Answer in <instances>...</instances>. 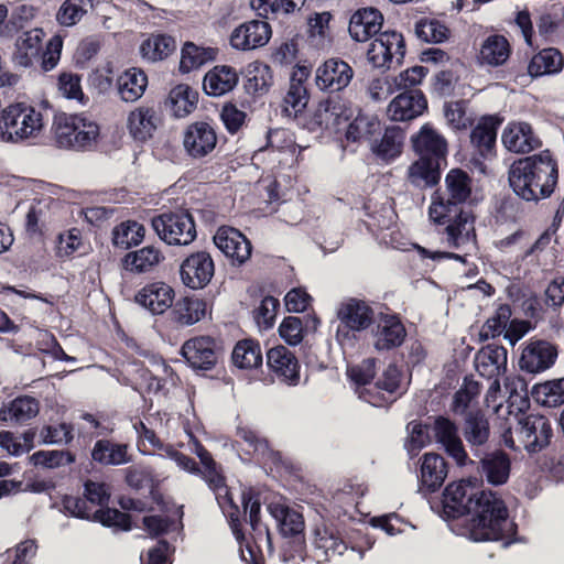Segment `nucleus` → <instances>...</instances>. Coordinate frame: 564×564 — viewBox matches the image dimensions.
I'll use <instances>...</instances> for the list:
<instances>
[{
	"label": "nucleus",
	"instance_id": "393cba45",
	"mask_svg": "<svg viewBox=\"0 0 564 564\" xmlns=\"http://www.w3.org/2000/svg\"><path fill=\"white\" fill-rule=\"evenodd\" d=\"M556 358L555 345L542 339L531 340L522 350L519 366L529 373H539L551 368Z\"/></svg>",
	"mask_w": 564,
	"mask_h": 564
},
{
	"label": "nucleus",
	"instance_id": "0eeeda50",
	"mask_svg": "<svg viewBox=\"0 0 564 564\" xmlns=\"http://www.w3.org/2000/svg\"><path fill=\"white\" fill-rule=\"evenodd\" d=\"M268 511L275 520L280 534L288 539L282 550L283 561L288 562L295 557L303 558L306 549L303 514L280 502H271L268 506Z\"/></svg>",
	"mask_w": 564,
	"mask_h": 564
},
{
	"label": "nucleus",
	"instance_id": "ea45409f",
	"mask_svg": "<svg viewBox=\"0 0 564 564\" xmlns=\"http://www.w3.org/2000/svg\"><path fill=\"white\" fill-rule=\"evenodd\" d=\"M40 412V402L31 395H19L0 405V421L24 423Z\"/></svg>",
	"mask_w": 564,
	"mask_h": 564
},
{
	"label": "nucleus",
	"instance_id": "7ed1b4c3",
	"mask_svg": "<svg viewBox=\"0 0 564 564\" xmlns=\"http://www.w3.org/2000/svg\"><path fill=\"white\" fill-rule=\"evenodd\" d=\"M513 193L525 202L549 198L558 182V165L550 150L513 161L508 171Z\"/></svg>",
	"mask_w": 564,
	"mask_h": 564
},
{
	"label": "nucleus",
	"instance_id": "6ab92c4d",
	"mask_svg": "<svg viewBox=\"0 0 564 564\" xmlns=\"http://www.w3.org/2000/svg\"><path fill=\"white\" fill-rule=\"evenodd\" d=\"M502 120L495 115L482 116L470 132L474 154L481 160H491L497 155V133Z\"/></svg>",
	"mask_w": 564,
	"mask_h": 564
},
{
	"label": "nucleus",
	"instance_id": "09e8293b",
	"mask_svg": "<svg viewBox=\"0 0 564 564\" xmlns=\"http://www.w3.org/2000/svg\"><path fill=\"white\" fill-rule=\"evenodd\" d=\"M163 259L164 256L160 249L147 246L137 251L128 252L122 259V265L128 271L143 273L151 271Z\"/></svg>",
	"mask_w": 564,
	"mask_h": 564
},
{
	"label": "nucleus",
	"instance_id": "f8f14e48",
	"mask_svg": "<svg viewBox=\"0 0 564 564\" xmlns=\"http://www.w3.org/2000/svg\"><path fill=\"white\" fill-rule=\"evenodd\" d=\"M337 317V337L355 338V333L367 330L375 323V311L367 302L351 297L340 304Z\"/></svg>",
	"mask_w": 564,
	"mask_h": 564
},
{
	"label": "nucleus",
	"instance_id": "b1692460",
	"mask_svg": "<svg viewBox=\"0 0 564 564\" xmlns=\"http://www.w3.org/2000/svg\"><path fill=\"white\" fill-rule=\"evenodd\" d=\"M347 544L334 525L316 527L313 533L312 556L317 563H325L336 555H341Z\"/></svg>",
	"mask_w": 564,
	"mask_h": 564
},
{
	"label": "nucleus",
	"instance_id": "a19ab883",
	"mask_svg": "<svg viewBox=\"0 0 564 564\" xmlns=\"http://www.w3.org/2000/svg\"><path fill=\"white\" fill-rule=\"evenodd\" d=\"M172 321L181 326H191L203 319L207 312V303L203 299L185 296L172 305Z\"/></svg>",
	"mask_w": 564,
	"mask_h": 564
},
{
	"label": "nucleus",
	"instance_id": "603ef678",
	"mask_svg": "<svg viewBox=\"0 0 564 564\" xmlns=\"http://www.w3.org/2000/svg\"><path fill=\"white\" fill-rule=\"evenodd\" d=\"M241 505L242 513L245 517L248 514V522L254 534L261 538L264 533L269 547H271L272 541L269 529L262 525L260 520L261 503L259 495L252 489L243 490L241 494Z\"/></svg>",
	"mask_w": 564,
	"mask_h": 564
},
{
	"label": "nucleus",
	"instance_id": "a211bd4d",
	"mask_svg": "<svg viewBox=\"0 0 564 564\" xmlns=\"http://www.w3.org/2000/svg\"><path fill=\"white\" fill-rule=\"evenodd\" d=\"M214 242L232 264L241 265L251 257L252 245L250 240L234 227H219L214 236Z\"/></svg>",
	"mask_w": 564,
	"mask_h": 564
},
{
	"label": "nucleus",
	"instance_id": "f704fd0d",
	"mask_svg": "<svg viewBox=\"0 0 564 564\" xmlns=\"http://www.w3.org/2000/svg\"><path fill=\"white\" fill-rule=\"evenodd\" d=\"M161 123V117L153 107L141 106L128 116L127 127L137 141L144 142L153 137Z\"/></svg>",
	"mask_w": 564,
	"mask_h": 564
},
{
	"label": "nucleus",
	"instance_id": "6e6552de",
	"mask_svg": "<svg viewBox=\"0 0 564 564\" xmlns=\"http://www.w3.org/2000/svg\"><path fill=\"white\" fill-rule=\"evenodd\" d=\"M43 128V116L23 102L0 108V139L17 142L35 137Z\"/></svg>",
	"mask_w": 564,
	"mask_h": 564
},
{
	"label": "nucleus",
	"instance_id": "1a4fd4ad",
	"mask_svg": "<svg viewBox=\"0 0 564 564\" xmlns=\"http://www.w3.org/2000/svg\"><path fill=\"white\" fill-rule=\"evenodd\" d=\"M181 355L194 372L207 376L224 358L223 340L208 335L194 336L184 341Z\"/></svg>",
	"mask_w": 564,
	"mask_h": 564
},
{
	"label": "nucleus",
	"instance_id": "c756f323",
	"mask_svg": "<svg viewBox=\"0 0 564 564\" xmlns=\"http://www.w3.org/2000/svg\"><path fill=\"white\" fill-rule=\"evenodd\" d=\"M174 299V289L162 281L145 284L134 296L135 303L154 315L163 314L171 308Z\"/></svg>",
	"mask_w": 564,
	"mask_h": 564
},
{
	"label": "nucleus",
	"instance_id": "f257e3e1",
	"mask_svg": "<svg viewBox=\"0 0 564 564\" xmlns=\"http://www.w3.org/2000/svg\"><path fill=\"white\" fill-rule=\"evenodd\" d=\"M473 178L463 169L448 171L444 186L438 187L431 196L429 207L430 220L438 228L451 248H459L466 241L464 231L474 223L470 209Z\"/></svg>",
	"mask_w": 564,
	"mask_h": 564
},
{
	"label": "nucleus",
	"instance_id": "473e14b6",
	"mask_svg": "<svg viewBox=\"0 0 564 564\" xmlns=\"http://www.w3.org/2000/svg\"><path fill=\"white\" fill-rule=\"evenodd\" d=\"M412 145L419 158L446 164L447 142L429 124H424L420 132L412 137Z\"/></svg>",
	"mask_w": 564,
	"mask_h": 564
},
{
	"label": "nucleus",
	"instance_id": "20e7f679",
	"mask_svg": "<svg viewBox=\"0 0 564 564\" xmlns=\"http://www.w3.org/2000/svg\"><path fill=\"white\" fill-rule=\"evenodd\" d=\"M195 454L199 458L200 465L193 457L178 451L172 453V458L185 471L199 476L207 484L208 488L214 491L219 507L228 518L235 538L241 544L245 540L240 520L241 511L232 500L226 485V477L221 465L214 459L212 453L199 442L195 443Z\"/></svg>",
	"mask_w": 564,
	"mask_h": 564
},
{
	"label": "nucleus",
	"instance_id": "39448f33",
	"mask_svg": "<svg viewBox=\"0 0 564 564\" xmlns=\"http://www.w3.org/2000/svg\"><path fill=\"white\" fill-rule=\"evenodd\" d=\"M471 503L466 529L475 542L500 541L517 533V524L509 519L505 501L492 491H479Z\"/></svg>",
	"mask_w": 564,
	"mask_h": 564
},
{
	"label": "nucleus",
	"instance_id": "58836bf2",
	"mask_svg": "<svg viewBox=\"0 0 564 564\" xmlns=\"http://www.w3.org/2000/svg\"><path fill=\"white\" fill-rule=\"evenodd\" d=\"M45 33L42 29H33L23 32L15 42V51L13 53V62L23 67L33 64V59L40 56L42 52V43Z\"/></svg>",
	"mask_w": 564,
	"mask_h": 564
},
{
	"label": "nucleus",
	"instance_id": "79ce46f5",
	"mask_svg": "<svg viewBox=\"0 0 564 564\" xmlns=\"http://www.w3.org/2000/svg\"><path fill=\"white\" fill-rule=\"evenodd\" d=\"M443 165L445 164L431 159L419 158L410 165L408 180L413 186L419 188L435 186L441 181Z\"/></svg>",
	"mask_w": 564,
	"mask_h": 564
},
{
	"label": "nucleus",
	"instance_id": "a878e982",
	"mask_svg": "<svg viewBox=\"0 0 564 564\" xmlns=\"http://www.w3.org/2000/svg\"><path fill=\"white\" fill-rule=\"evenodd\" d=\"M271 25L264 20H251L237 26L230 35V44L240 51L264 46L271 39Z\"/></svg>",
	"mask_w": 564,
	"mask_h": 564
},
{
	"label": "nucleus",
	"instance_id": "423d86ee",
	"mask_svg": "<svg viewBox=\"0 0 564 564\" xmlns=\"http://www.w3.org/2000/svg\"><path fill=\"white\" fill-rule=\"evenodd\" d=\"M52 130L57 147L72 150H89L100 133L97 122L64 112L54 116Z\"/></svg>",
	"mask_w": 564,
	"mask_h": 564
},
{
	"label": "nucleus",
	"instance_id": "a18cd8bd",
	"mask_svg": "<svg viewBox=\"0 0 564 564\" xmlns=\"http://www.w3.org/2000/svg\"><path fill=\"white\" fill-rule=\"evenodd\" d=\"M176 50V41L165 33H152L140 45V54L148 62L166 59Z\"/></svg>",
	"mask_w": 564,
	"mask_h": 564
},
{
	"label": "nucleus",
	"instance_id": "4d7b16f0",
	"mask_svg": "<svg viewBox=\"0 0 564 564\" xmlns=\"http://www.w3.org/2000/svg\"><path fill=\"white\" fill-rule=\"evenodd\" d=\"M404 131L397 126L386 128L379 143L372 147L373 152L383 160H392L401 154Z\"/></svg>",
	"mask_w": 564,
	"mask_h": 564
},
{
	"label": "nucleus",
	"instance_id": "7c9ffc66",
	"mask_svg": "<svg viewBox=\"0 0 564 564\" xmlns=\"http://www.w3.org/2000/svg\"><path fill=\"white\" fill-rule=\"evenodd\" d=\"M311 76V68L296 63L290 76L289 89L284 96L285 111L297 115L302 112L310 100L307 79Z\"/></svg>",
	"mask_w": 564,
	"mask_h": 564
},
{
	"label": "nucleus",
	"instance_id": "052dcab7",
	"mask_svg": "<svg viewBox=\"0 0 564 564\" xmlns=\"http://www.w3.org/2000/svg\"><path fill=\"white\" fill-rule=\"evenodd\" d=\"M94 7L95 0H64L56 13V21L63 26H74Z\"/></svg>",
	"mask_w": 564,
	"mask_h": 564
},
{
	"label": "nucleus",
	"instance_id": "e433bc0d",
	"mask_svg": "<svg viewBox=\"0 0 564 564\" xmlns=\"http://www.w3.org/2000/svg\"><path fill=\"white\" fill-rule=\"evenodd\" d=\"M148 87V75L139 67H130L116 79L119 98L124 102L139 100Z\"/></svg>",
	"mask_w": 564,
	"mask_h": 564
},
{
	"label": "nucleus",
	"instance_id": "13d9d810",
	"mask_svg": "<svg viewBox=\"0 0 564 564\" xmlns=\"http://www.w3.org/2000/svg\"><path fill=\"white\" fill-rule=\"evenodd\" d=\"M145 228L135 220H127L116 226L112 231V242L116 247L129 249L138 246L144 238Z\"/></svg>",
	"mask_w": 564,
	"mask_h": 564
},
{
	"label": "nucleus",
	"instance_id": "c9c22d12",
	"mask_svg": "<svg viewBox=\"0 0 564 564\" xmlns=\"http://www.w3.org/2000/svg\"><path fill=\"white\" fill-rule=\"evenodd\" d=\"M239 75L235 67L216 65L203 79V89L208 96L219 97L231 91L238 84Z\"/></svg>",
	"mask_w": 564,
	"mask_h": 564
},
{
	"label": "nucleus",
	"instance_id": "864d4df0",
	"mask_svg": "<svg viewBox=\"0 0 564 564\" xmlns=\"http://www.w3.org/2000/svg\"><path fill=\"white\" fill-rule=\"evenodd\" d=\"M169 100L173 115L184 118L196 109L198 93L187 84H180L171 89Z\"/></svg>",
	"mask_w": 564,
	"mask_h": 564
},
{
	"label": "nucleus",
	"instance_id": "6e6d98bb",
	"mask_svg": "<svg viewBox=\"0 0 564 564\" xmlns=\"http://www.w3.org/2000/svg\"><path fill=\"white\" fill-rule=\"evenodd\" d=\"M217 50L213 47H203L186 42L181 52L180 69L183 73H188L204 65L205 63L216 58Z\"/></svg>",
	"mask_w": 564,
	"mask_h": 564
},
{
	"label": "nucleus",
	"instance_id": "bb28decb",
	"mask_svg": "<svg viewBox=\"0 0 564 564\" xmlns=\"http://www.w3.org/2000/svg\"><path fill=\"white\" fill-rule=\"evenodd\" d=\"M419 490L425 495L436 492L444 484L448 474V464L437 453H425L421 457Z\"/></svg>",
	"mask_w": 564,
	"mask_h": 564
},
{
	"label": "nucleus",
	"instance_id": "cd10ccee",
	"mask_svg": "<svg viewBox=\"0 0 564 564\" xmlns=\"http://www.w3.org/2000/svg\"><path fill=\"white\" fill-rule=\"evenodd\" d=\"M406 335V328L399 314L380 313L379 324L373 334L377 350L389 351L400 347Z\"/></svg>",
	"mask_w": 564,
	"mask_h": 564
},
{
	"label": "nucleus",
	"instance_id": "f3484780",
	"mask_svg": "<svg viewBox=\"0 0 564 564\" xmlns=\"http://www.w3.org/2000/svg\"><path fill=\"white\" fill-rule=\"evenodd\" d=\"M267 366L272 376L283 384L295 387L301 380V365L285 346L279 345L267 351Z\"/></svg>",
	"mask_w": 564,
	"mask_h": 564
},
{
	"label": "nucleus",
	"instance_id": "2eb2a0df",
	"mask_svg": "<svg viewBox=\"0 0 564 564\" xmlns=\"http://www.w3.org/2000/svg\"><path fill=\"white\" fill-rule=\"evenodd\" d=\"M217 142L216 128L206 121L192 122L183 131L184 151L194 160H200L212 154Z\"/></svg>",
	"mask_w": 564,
	"mask_h": 564
},
{
	"label": "nucleus",
	"instance_id": "69168bd1",
	"mask_svg": "<svg viewBox=\"0 0 564 564\" xmlns=\"http://www.w3.org/2000/svg\"><path fill=\"white\" fill-rule=\"evenodd\" d=\"M94 520L100 522L104 527L121 531H130L132 529L131 516L115 508L97 509L94 512Z\"/></svg>",
	"mask_w": 564,
	"mask_h": 564
},
{
	"label": "nucleus",
	"instance_id": "774afa93",
	"mask_svg": "<svg viewBox=\"0 0 564 564\" xmlns=\"http://www.w3.org/2000/svg\"><path fill=\"white\" fill-rule=\"evenodd\" d=\"M36 551L37 544L35 540H24L6 552L2 564H32Z\"/></svg>",
	"mask_w": 564,
	"mask_h": 564
},
{
	"label": "nucleus",
	"instance_id": "5701e85b",
	"mask_svg": "<svg viewBox=\"0 0 564 564\" xmlns=\"http://www.w3.org/2000/svg\"><path fill=\"white\" fill-rule=\"evenodd\" d=\"M507 349L497 344L481 347L475 355V367L478 373L487 379H494L491 388L499 389L498 378L505 373L508 359Z\"/></svg>",
	"mask_w": 564,
	"mask_h": 564
},
{
	"label": "nucleus",
	"instance_id": "dca6fc26",
	"mask_svg": "<svg viewBox=\"0 0 564 564\" xmlns=\"http://www.w3.org/2000/svg\"><path fill=\"white\" fill-rule=\"evenodd\" d=\"M183 284L192 290H200L209 284L215 274V263L207 251H196L187 256L180 269Z\"/></svg>",
	"mask_w": 564,
	"mask_h": 564
},
{
	"label": "nucleus",
	"instance_id": "4be33fe9",
	"mask_svg": "<svg viewBox=\"0 0 564 564\" xmlns=\"http://www.w3.org/2000/svg\"><path fill=\"white\" fill-rule=\"evenodd\" d=\"M427 110V98L421 89H405L395 96L388 106L392 121H411Z\"/></svg>",
	"mask_w": 564,
	"mask_h": 564
},
{
	"label": "nucleus",
	"instance_id": "680f3d73",
	"mask_svg": "<svg viewBox=\"0 0 564 564\" xmlns=\"http://www.w3.org/2000/svg\"><path fill=\"white\" fill-rule=\"evenodd\" d=\"M417 39L426 43H442L449 37V29L437 19L422 18L415 22Z\"/></svg>",
	"mask_w": 564,
	"mask_h": 564
},
{
	"label": "nucleus",
	"instance_id": "3c124183",
	"mask_svg": "<svg viewBox=\"0 0 564 564\" xmlns=\"http://www.w3.org/2000/svg\"><path fill=\"white\" fill-rule=\"evenodd\" d=\"M306 0H251V8L264 19L300 12Z\"/></svg>",
	"mask_w": 564,
	"mask_h": 564
},
{
	"label": "nucleus",
	"instance_id": "72a5a7b5",
	"mask_svg": "<svg viewBox=\"0 0 564 564\" xmlns=\"http://www.w3.org/2000/svg\"><path fill=\"white\" fill-rule=\"evenodd\" d=\"M462 430L475 455H479V448L485 446L490 437V424L485 412L480 409L468 411L464 416Z\"/></svg>",
	"mask_w": 564,
	"mask_h": 564
},
{
	"label": "nucleus",
	"instance_id": "338daca9",
	"mask_svg": "<svg viewBox=\"0 0 564 564\" xmlns=\"http://www.w3.org/2000/svg\"><path fill=\"white\" fill-rule=\"evenodd\" d=\"M30 458L33 465L51 469L75 462L74 454L68 451H37Z\"/></svg>",
	"mask_w": 564,
	"mask_h": 564
},
{
	"label": "nucleus",
	"instance_id": "5fc2aeb1",
	"mask_svg": "<svg viewBox=\"0 0 564 564\" xmlns=\"http://www.w3.org/2000/svg\"><path fill=\"white\" fill-rule=\"evenodd\" d=\"M381 129V123L376 116L364 113L358 115L349 122L346 130V139L351 142L371 140Z\"/></svg>",
	"mask_w": 564,
	"mask_h": 564
},
{
	"label": "nucleus",
	"instance_id": "9d476101",
	"mask_svg": "<svg viewBox=\"0 0 564 564\" xmlns=\"http://www.w3.org/2000/svg\"><path fill=\"white\" fill-rule=\"evenodd\" d=\"M153 230L170 246H187L196 238V226L192 214L186 209L163 212L151 220Z\"/></svg>",
	"mask_w": 564,
	"mask_h": 564
},
{
	"label": "nucleus",
	"instance_id": "de8ad7c7",
	"mask_svg": "<svg viewBox=\"0 0 564 564\" xmlns=\"http://www.w3.org/2000/svg\"><path fill=\"white\" fill-rule=\"evenodd\" d=\"M511 462L507 453L496 451L481 458V469L489 484L499 486L507 482Z\"/></svg>",
	"mask_w": 564,
	"mask_h": 564
},
{
	"label": "nucleus",
	"instance_id": "c03bdc74",
	"mask_svg": "<svg viewBox=\"0 0 564 564\" xmlns=\"http://www.w3.org/2000/svg\"><path fill=\"white\" fill-rule=\"evenodd\" d=\"M129 445L113 443L110 440H98L91 451V458L101 465L118 466L132 460L128 453Z\"/></svg>",
	"mask_w": 564,
	"mask_h": 564
},
{
	"label": "nucleus",
	"instance_id": "9b49d317",
	"mask_svg": "<svg viewBox=\"0 0 564 564\" xmlns=\"http://www.w3.org/2000/svg\"><path fill=\"white\" fill-rule=\"evenodd\" d=\"M514 433L520 445L530 454L540 453L553 438L552 423L541 414L531 413L519 417Z\"/></svg>",
	"mask_w": 564,
	"mask_h": 564
},
{
	"label": "nucleus",
	"instance_id": "412c9836",
	"mask_svg": "<svg viewBox=\"0 0 564 564\" xmlns=\"http://www.w3.org/2000/svg\"><path fill=\"white\" fill-rule=\"evenodd\" d=\"M503 147L513 153L527 154L542 147V140L525 121H510L501 134Z\"/></svg>",
	"mask_w": 564,
	"mask_h": 564
},
{
	"label": "nucleus",
	"instance_id": "aec40b11",
	"mask_svg": "<svg viewBox=\"0 0 564 564\" xmlns=\"http://www.w3.org/2000/svg\"><path fill=\"white\" fill-rule=\"evenodd\" d=\"M478 491L471 486L470 481L460 480L459 482L448 484L443 491V513L447 519H458L470 513L471 503Z\"/></svg>",
	"mask_w": 564,
	"mask_h": 564
},
{
	"label": "nucleus",
	"instance_id": "8fccbe9b",
	"mask_svg": "<svg viewBox=\"0 0 564 564\" xmlns=\"http://www.w3.org/2000/svg\"><path fill=\"white\" fill-rule=\"evenodd\" d=\"M231 360L240 369H256L262 366L260 343L251 338L239 340L234 347Z\"/></svg>",
	"mask_w": 564,
	"mask_h": 564
},
{
	"label": "nucleus",
	"instance_id": "4c0bfd02",
	"mask_svg": "<svg viewBox=\"0 0 564 564\" xmlns=\"http://www.w3.org/2000/svg\"><path fill=\"white\" fill-rule=\"evenodd\" d=\"M564 68V55L556 47H545L532 55L528 64V74L532 78L553 76Z\"/></svg>",
	"mask_w": 564,
	"mask_h": 564
},
{
	"label": "nucleus",
	"instance_id": "0e129e2a",
	"mask_svg": "<svg viewBox=\"0 0 564 564\" xmlns=\"http://www.w3.org/2000/svg\"><path fill=\"white\" fill-rule=\"evenodd\" d=\"M299 41V37L295 36L272 46L270 51L271 63L281 67L294 64L300 52Z\"/></svg>",
	"mask_w": 564,
	"mask_h": 564
},
{
	"label": "nucleus",
	"instance_id": "37998d69",
	"mask_svg": "<svg viewBox=\"0 0 564 564\" xmlns=\"http://www.w3.org/2000/svg\"><path fill=\"white\" fill-rule=\"evenodd\" d=\"M512 48L503 35L491 34L487 36L479 50V61L481 64L492 67L502 66L510 58Z\"/></svg>",
	"mask_w": 564,
	"mask_h": 564
},
{
	"label": "nucleus",
	"instance_id": "2f4dec72",
	"mask_svg": "<svg viewBox=\"0 0 564 564\" xmlns=\"http://www.w3.org/2000/svg\"><path fill=\"white\" fill-rule=\"evenodd\" d=\"M383 24L382 13L373 8H360L352 13L348 31L356 42H366L380 34Z\"/></svg>",
	"mask_w": 564,
	"mask_h": 564
},
{
	"label": "nucleus",
	"instance_id": "4468645a",
	"mask_svg": "<svg viewBox=\"0 0 564 564\" xmlns=\"http://www.w3.org/2000/svg\"><path fill=\"white\" fill-rule=\"evenodd\" d=\"M236 436L247 445V453L263 467L271 471H279L285 466L282 454L273 449L269 441L258 431L247 425H239Z\"/></svg>",
	"mask_w": 564,
	"mask_h": 564
},
{
	"label": "nucleus",
	"instance_id": "bf43d9fd",
	"mask_svg": "<svg viewBox=\"0 0 564 564\" xmlns=\"http://www.w3.org/2000/svg\"><path fill=\"white\" fill-rule=\"evenodd\" d=\"M531 394L534 400L545 406H557L564 403V377L558 380L536 383Z\"/></svg>",
	"mask_w": 564,
	"mask_h": 564
},
{
	"label": "nucleus",
	"instance_id": "f03ea898",
	"mask_svg": "<svg viewBox=\"0 0 564 564\" xmlns=\"http://www.w3.org/2000/svg\"><path fill=\"white\" fill-rule=\"evenodd\" d=\"M352 67L341 58L326 59L315 72V84L322 91L329 93L328 97L318 102L314 113L315 122L326 129L337 130L341 122L348 121L352 111L349 102L339 93L354 78Z\"/></svg>",
	"mask_w": 564,
	"mask_h": 564
},
{
	"label": "nucleus",
	"instance_id": "ddd939ff",
	"mask_svg": "<svg viewBox=\"0 0 564 564\" xmlns=\"http://www.w3.org/2000/svg\"><path fill=\"white\" fill-rule=\"evenodd\" d=\"M405 53L403 35L397 31H384L371 42L367 57L375 67L391 68L403 62Z\"/></svg>",
	"mask_w": 564,
	"mask_h": 564
},
{
	"label": "nucleus",
	"instance_id": "c85d7f7f",
	"mask_svg": "<svg viewBox=\"0 0 564 564\" xmlns=\"http://www.w3.org/2000/svg\"><path fill=\"white\" fill-rule=\"evenodd\" d=\"M434 436L448 456L459 466L466 465L468 458L463 442L458 435V427L455 422L446 416H437L433 425Z\"/></svg>",
	"mask_w": 564,
	"mask_h": 564
},
{
	"label": "nucleus",
	"instance_id": "49530a36",
	"mask_svg": "<svg viewBox=\"0 0 564 564\" xmlns=\"http://www.w3.org/2000/svg\"><path fill=\"white\" fill-rule=\"evenodd\" d=\"M273 84V74L269 65L256 61L247 66L245 89L253 96L267 94Z\"/></svg>",
	"mask_w": 564,
	"mask_h": 564
},
{
	"label": "nucleus",
	"instance_id": "e2e57ef3",
	"mask_svg": "<svg viewBox=\"0 0 564 564\" xmlns=\"http://www.w3.org/2000/svg\"><path fill=\"white\" fill-rule=\"evenodd\" d=\"M480 384L469 378L465 377L462 387L455 392L451 405V410L456 415H466L467 409L470 403L479 395Z\"/></svg>",
	"mask_w": 564,
	"mask_h": 564
}]
</instances>
